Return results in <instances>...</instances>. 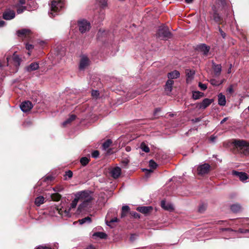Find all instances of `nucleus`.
Listing matches in <instances>:
<instances>
[{
    "instance_id": "nucleus-1",
    "label": "nucleus",
    "mask_w": 249,
    "mask_h": 249,
    "mask_svg": "<svg viewBox=\"0 0 249 249\" xmlns=\"http://www.w3.org/2000/svg\"><path fill=\"white\" fill-rule=\"evenodd\" d=\"M75 195L79 201L81 202V203L78 206V210L80 212L89 206L93 199L92 193L89 191H80L77 193Z\"/></svg>"
},
{
    "instance_id": "nucleus-2",
    "label": "nucleus",
    "mask_w": 249,
    "mask_h": 249,
    "mask_svg": "<svg viewBox=\"0 0 249 249\" xmlns=\"http://www.w3.org/2000/svg\"><path fill=\"white\" fill-rule=\"evenodd\" d=\"M64 2L63 0H53L50 7L49 15L50 17H54L56 13L64 7Z\"/></svg>"
},
{
    "instance_id": "nucleus-3",
    "label": "nucleus",
    "mask_w": 249,
    "mask_h": 249,
    "mask_svg": "<svg viewBox=\"0 0 249 249\" xmlns=\"http://www.w3.org/2000/svg\"><path fill=\"white\" fill-rule=\"evenodd\" d=\"M234 145L245 155H249V143L244 140H235Z\"/></svg>"
},
{
    "instance_id": "nucleus-4",
    "label": "nucleus",
    "mask_w": 249,
    "mask_h": 249,
    "mask_svg": "<svg viewBox=\"0 0 249 249\" xmlns=\"http://www.w3.org/2000/svg\"><path fill=\"white\" fill-rule=\"evenodd\" d=\"M157 36L162 39L167 40L171 38L172 34L167 26L162 25L159 27Z\"/></svg>"
},
{
    "instance_id": "nucleus-5",
    "label": "nucleus",
    "mask_w": 249,
    "mask_h": 249,
    "mask_svg": "<svg viewBox=\"0 0 249 249\" xmlns=\"http://www.w3.org/2000/svg\"><path fill=\"white\" fill-rule=\"evenodd\" d=\"M79 29L82 33H84L90 29V23L86 20L79 21L78 22Z\"/></svg>"
},
{
    "instance_id": "nucleus-6",
    "label": "nucleus",
    "mask_w": 249,
    "mask_h": 249,
    "mask_svg": "<svg viewBox=\"0 0 249 249\" xmlns=\"http://www.w3.org/2000/svg\"><path fill=\"white\" fill-rule=\"evenodd\" d=\"M90 64V61L86 55H82L79 62V68L80 70H84Z\"/></svg>"
},
{
    "instance_id": "nucleus-7",
    "label": "nucleus",
    "mask_w": 249,
    "mask_h": 249,
    "mask_svg": "<svg viewBox=\"0 0 249 249\" xmlns=\"http://www.w3.org/2000/svg\"><path fill=\"white\" fill-rule=\"evenodd\" d=\"M210 166L207 163L199 165L197 167V173L199 175H203L207 174L210 170Z\"/></svg>"
},
{
    "instance_id": "nucleus-8",
    "label": "nucleus",
    "mask_w": 249,
    "mask_h": 249,
    "mask_svg": "<svg viewBox=\"0 0 249 249\" xmlns=\"http://www.w3.org/2000/svg\"><path fill=\"white\" fill-rule=\"evenodd\" d=\"M3 18L5 20H11L15 17V12L10 9H6L2 15Z\"/></svg>"
},
{
    "instance_id": "nucleus-9",
    "label": "nucleus",
    "mask_w": 249,
    "mask_h": 249,
    "mask_svg": "<svg viewBox=\"0 0 249 249\" xmlns=\"http://www.w3.org/2000/svg\"><path fill=\"white\" fill-rule=\"evenodd\" d=\"M21 110L24 112H28L33 107L32 103L29 101L22 102L20 106Z\"/></svg>"
},
{
    "instance_id": "nucleus-10",
    "label": "nucleus",
    "mask_w": 249,
    "mask_h": 249,
    "mask_svg": "<svg viewBox=\"0 0 249 249\" xmlns=\"http://www.w3.org/2000/svg\"><path fill=\"white\" fill-rule=\"evenodd\" d=\"M213 101V99H210L208 98H205L201 103L198 105L199 109H205L209 106Z\"/></svg>"
},
{
    "instance_id": "nucleus-11",
    "label": "nucleus",
    "mask_w": 249,
    "mask_h": 249,
    "mask_svg": "<svg viewBox=\"0 0 249 249\" xmlns=\"http://www.w3.org/2000/svg\"><path fill=\"white\" fill-rule=\"evenodd\" d=\"M213 10L214 12L211 15V19L218 24H221L223 20L222 18L216 12V11H215V10L213 9Z\"/></svg>"
},
{
    "instance_id": "nucleus-12",
    "label": "nucleus",
    "mask_w": 249,
    "mask_h": 249,
    "mask_svg": "<svg viewBox=\"0 0 249 249\" xmlns=\"http://www.w3.org/2000/svg\"><path fill=\"white\" fill-rule=\"evenodd\" d=\"M110 174L114 178H117L121 174V169L119 167H116L112 169Z\"/></svg>"
},
{
    "instance_id": "nucleus-13",
    "label": "nucleus",
    "mask_w": 249,
    "mask_h": 249,
    "mask_svg": "<svg viewBox=\"0 0 249 249\" xmlns=\"http://www.w3.org/2000/svg\"><path fill=\"white\" fill-rule=\"evenodd\" d=\"M197 49L202 52L204 55H207L210 51V47L205 44H201L197 46Z\"/></svg>"
},
{
    "instance_id": "nucleus-14",
    "label": "nucleus",
    "mask_w": 249,
    "mask_h": 249,
    "mask_svg": "<svg viewBox=\"0 0 249 249\" xmlns=\"http://www.w3.org/2000/svg\"><path fill=\"white\" fill-rule=\"evenodd\" d=\"M39 68V65L36 62H33L29 66L26 67L25 70L28 72H31L37 70Z\"/></svg>"
},
{
    "instance_id": "nucleus-15",
    "label": "nucleus",
    "mask_w": 249,
    "mask_h": 249,
    "mask_svg": "<svg viewBox=\"0 0 249 249\" xmlns=\"http://www.w3.org/2000/svg\"><path fill=\"white\" fill-rule=\"evenodd\" d=\"M233 175H236L239 177V179L242 181H244L246 180L248 178V176L246 173L243 172H239L236 171H233Z\"/></svg>"
},
{
    "instance_id": "nucleus-16",
    "label": "nucleus",
    "mask_w": 249,
    "mask_h": 249,
    "mask_svg": "<svg viewBox=\"0 0 249 249\" xmlns=\"http://www.w3.org/2000/svg\"><path fill=\"white\" fill-rule=\"evenodd\" d=\"M161 206L165 210L172 211L174 210L173 205L170 203H167L165 200L161 201Z\"/></svg>"
},
{
    "instance_id": "nucleus-17",
    "label": "nucleus",
    "mask_w": 249,
    "mask_h": 249,
    "mask_svg": "<svg viewBox=\"0 0 249 249\" xmlns=\"http://www.w3.org/2000/svg\"><path fill=\"white\" fill-rule=\"evenodd\" d=\"M174 81L172 80H168L167 81L165 85L164 89L167 92V94L170 93L172 90Z\"/></svg>"
},
{
    "instance_id": "nucleus-18",
    "label": "nucleus",
    "mask_w": 249,
    "mask_h": 249,
    "mask_svg": "<svg viewBox=\"0 0 249 249\" xmlns=\"http://www.w3.org/2000/svg\"><path fill=\"white\" fill-rule=\"evenodd\" d=\"M167 76L169 80L177 79L179 77L180 73L178 71L175 70L168 73Z\"/></svg>"
},
{
    "instance_id": "nucleus-19",
    "label": "nucleus",
    "mask_w": 249,
    "mask_h": 249,
    "mask_svg": "<svg viewBox=\"0 0 249 249\" xmlns=\"http://www.w3.org/2000/svg\"><path fill=\"white\" fill-rule=\"evenodd\" d=\"M213 68L216 75L218 76L220 74L222 71V67L220 64H216L213 63Z\"/></svg>"
},
{
    "instance_id": "nucleus-20",
    "label": "nucleus",
    "mask_w": 249,
    "mask_h": 249,
    "mask_svg": "<svg viewBox=\"0 0 249 249\" xmlns=\"http://www.w3.org/2000/svg\"><path fill=\"white\" fill-rule=\"evenodd\" d=\"M218 104L221 106H224L226 105L225 96L221 93H219L218 95Z\"/></svg>"
},
{
    "instance_id": "nucleus-21",
    "label": "nucleus",
    "mask_w": 249,
    "mask_h": 249,
    "mask_svg": "<svg viewBox=\"0 0 249 249\" xmlns=\"http://www.w3.org/2000/svg\"><path fill=\"white\" fill-rule=\"evenodd\" d=\"M152 209L151 206H142L138 207L137 210L140 212L146 214Z\"/></svg>"
},
{
    "instance_id": "nucleus-22",
    "label": "nucleus",
    "mask_w": 249,
    "mask_h": 249,
    "mask_svg": "<svg viewBox=\"0 0 249 249\" xmlns=\"http://www.w3.org/2000/svg\"><path fill=\"white\" fill-rule=\"evenodd\" d=\"M12 58L14 63V65L16 67H19L20 65L21 62V58L19 57V55H18L16 53H15L13 54Z\"/></svg>"
},
{
    "instance_id": "nucleus-23",
    "label": "nucleus",
    "mask_w": 249,
    "mask_h": 249,
    "mask_svg": "<svg viewBox=\"0 0 249 249\" xmlns=\"http://www.w3.org/2000/svg\"><path fill=\"white\" fill-rule=\"evenodd\" d=\"M186 82L189 83L193 78L194 75L195 74V71H194L187 70L186 71Z\"/></svg>"
},
{
    "instance_id": "nucleus-24",
    "label": "nucleus",
    "mask_w": 249,
    "mask_h": 249,
    "mask_svg": "<svg viewBox=\"0 0 249 249\" xmlns=\"http://www.w3.org/2000/svg\"><path fill=\"white\" fill-rule=\"evenodd\" d=\"M30 30L28 29H22L18 30L17 32V34L18 36H23L25 35H28L30 33Z\"/></svg>"
},
{
    "instance_id": "nucleus-25",
    "label": "nucleus",
    "mask_w": 249,
    "mask_h": 249,
    "mask_svg": "<svg viewBox=\"0 0 249 249\" xmlns=\"http://www.w3.org/2000/svg\"><path fill=\"white\" fill-rule=\"evenodd\" d=\"M44 198L42 196H39L36 197L35 201V203L37 206H39L40 205L44 203Z\"/></svg>"
},
{
    "instance_id": "nucleus-26",
    "label": "nucleus",
    "mask_w": 249,
    "mask_h": 249,
    "mask_svg": "<svg viewBox=\"0 0 249 249\" xmlns=\"http://www.w3.org/2000/svg\"><path fill=\"white\" fill-rule=\"evenodd\" d=\"M203 95V93L199 91H194L193 92V98L195 100L198 99Z\"/></svg>"
},
{
    "instance_id": "nucleus-27",
    "label": "nucleus",
    "mask_w": 249,
    "mask_h": 249,
    "mask_svg": "<svg viewBox=\"0 0 249 249\" xmlns=\"http://www.w3.org/2000/svg\"><path fill=\"white\" fill-rule=\"evenodd\" d=\"M231 209L233 213H237L241 210V206L239 204H233L231 206Z\"/></svg>"
},
{
    "instance_id": "nucleus-28",
    "label": "nucleus",
    "mask_w": 249,
    "mask_h": 249,
    "mask_svg": "<svg viewBox=\"0 0 249 249\" xmlns=\"http://www.w3.org/2000/svg\"><path fill=\"white\" fill-rule=\"evenodd\" d=\"M91 222V219L89 216H87L86 217L79 220V222L81 225H82L85 223H90Z\"/></svg>"
},
{
    "instance_id": "nucleus-29",
    "label": "nucleus",
    "mask_w": 249,
    "mask_h": 249,
    "mask_svg": "<svg viewBox=\"0 0 249 249\" xmlns=\"http://www.w3.org/2000/svg\"><path fill=\"white\" fill-rule=\"evenodd\" d=\"M76 118V116L74 115H71L68 119L64 121L62 124L63 126H66L67 124L70 123L72 121L74 120Z\"/></svg>"
},
{
    "instance_id": "nucleus-30",
    "label": "nucleus",
    "mask_w": 249,
    "mask_h": 249,
    "mask_svg": "<svg viewBox=\"0 0 249 249\" xmlns=\"http://www.w3.org/2000/svg\"><path fill=\"white\" fill-rule=\"evenodd\" d=\"M51 199L54 201H59L61 198V196L58 193H55L51 195Z\"/></svg>"
},
{
    "instance_id": "nucleus-31",
    "label": "nucleus",
    "mask_w": 249,
    "mask_h": 249,
    "mask_svg": "<svg viewBox=\"0 0 249 249\" xmlns=\"http://www.w3.org/2000/svg\"><path fill=\"white\" fill-rule=\"evenodd\" d=\"M140 148L144 152L146 153H148L150 151L149 148L148 146L145 144L144 142H142L141 143L140 145Z\"/></svg>"
},
{
    "instance_id": "nucleus-32",
    "label": "nucleus",
    "mask_w": 249,
    "mask_h": 249,
    "mask_svg": "<svg viewBox=\"0 0 249 249\" xmlns=\"http://www.w3.org/2000/svg\"><path fill=\"white\" fill-rule=\"evenodd\" d=\"M93 235L99 237L101 239H105L107 237V234L103 232H97L94 233Z\"/></svg>"
},
{
    "instance_id": "nucleus-33",
    "label": "nucleus",
    "mask_w": 249,
    "mask_h": 249,
    "mask_svg": "<svg viewBox=\"0 0 249 249\" xmlns=\"http://www.w3.org/2000/svg\"><path fill=\"white\" fill-rule=\"evenodd\" d=\"M79 201V199L76 197V195H75L74 199L72 201L71 206L69 208L70 209L75 208L78 202Z\"/></svg>"
},
{
    "instance_id": "nucleus-34",
    "label": "nucleus",
    "mask_w": 249,
    "mask_h": 249,
    "mask_svg": "<svg viewBox=\"0 0 249 249\" xmlns=\"http://www.w3.org/2000/svg\"><path fill=\"white\" fill-rule=\"evenodd\" d=\"M224 81V80H223L221 81L220 82H219L214 79H212L210 80V82L213 86H219V85L222 84Z\"/></svg>"
},
{
    "instance_id": "nucleus-35",
    "label": "nucleus",
    "mask_w": 249,
    "mask_h": 249,
    "mask_svg": "<svg viewBox=\"0 0 249 249\" xmlns=\"http://www.w3.org/2000/svg\"><path fill=\"white\" fill-rule=\"evenodd\" d=\"M112 143V141L110 139L107 140L106 142H105L103 144V147L104 149H106L108 148L111 145Z\"/></svg>"
},
{
    "instance_id": "nucleus-36",
    "label": "nucleus",
    "mask_w": 249,
    "mask_h": 249,
    "mask_svg": "<svg viewBox=\"0 0 249 249\" xmlns=\"http://www.w3.org/2000/svg\"><path fill=\"white\" fill-rule=\"evenodd\" d=\"M89 162V159L87 157H83L80 160V163L83 166H86Z\"/></svg>"
},
{
    "instance_id": "nucleus-37",
    "label": "nucleus",
    "mask_w": 249,
    "mask_h": 249,
    "mask_svg": "<svg viewBox=\"0 0 249 249\" xmlns=\"http://www.w3.org/2000/svg\"><path fill=\"white\" fill-rule=\"evenodd\" d=\"M118 218L117 217H114L113 218H112L109 221H106V224L110 227H112L111 225H110V223H114V222H118Z\"/></svg>"
},
{
    "instance_id": "nucleus-38",
    "label": "nucleus",
    "mask_w": 249,
    "mask_h": 249,
    "mask_svg": "<svg viewBox=\"0 0 249 249\" xmlns=\"http://www.w3.org/2000/svg\"><path fill=\"white\" fill-rule=\"evenodd\" d=\"M70 209L69 208L68 209H64V213H62V216H67V217H70L71 216L70 214Z\"/></svg>"
},
{
    "instance_id": "nucleus-39",
    "label": "nucleus",
    "mask_w": 249,
    "mask_h": 249,
    "mask_svg": "<svg viewBox=\"0 0 249 249\" xmlns=\"http://www.w3.org/2000/svg\"><path fill=\"white\" fill-rule=\"evenodd\" d=\"M149 166L152 169H155L157 167V164L151 160L149 161Z\"/></svg>"
},
{
    "instance_id": "nucleus-40",
    "label": "nucleus",
    "mask_w": 249,
    "mask_h": 249,
    "mask_svg": "<svg viewBox=\"0 0 249 249\" xmlns=\"http://www.w3.org/2000/svg\"><path fill=\"white\" fill-rule=\"evenodd\" d=\"M26 9V6H21L18 7L17 10V12L18 14H21Z\"/></svg>"
},
{
    "instance_id": "nucleus-41",
    "label": "nucleus",
    "mask_w": 249,
    "mask_h": 249,
    "mask_svg": "<svg viewBox=\"0 0 249 249\" xmlns=\"http://www.w3.org/2000/svg\"><path fill=\"white\" fill-rule=\"evenodd\" d=\"M53 190L56 193L60 192L63 190V188L61 186H58L53 188Z\"/></svg>"
},
{
    "instance_id": "nucleus-42",
    "label": "nucleus",
    "mask_w": 249,
    "mask_h": 249,
    "mask_svg": "<svg viewBox=\"0 0 249 249\" xmlns=\"http://www.w3.org/2000/svg\"><path fill=\"white\" fill-rule=\"evenodd\" d=\"M98 1L100 5L103 7L104 8L107 5V0H98Z\"/></svg>"
},
{
    "instance_id": "nucleus-43",
    "label": "nucleus",
    "mask_w": 249,
    "mask_h": 249,
    "mask_svg": "<svg viewBox=\"0 0 249 249\" xmlns=\"http://www.w3.org/2000/svg\"><path fill=\"white\" fill-rule=\"evenodd\" d=\"M216 4L218 5V7L220 6L224 7L226 4L225 0H217Z\"/></svg>"
},
{
    "instance_id": "nucleus-44",
    "label": "nucleus",
    "mask_w": 249,
    "mask_h": 249,
    "mask_svg": "<svg viewBox=\"0 0 249 249\" xmlns=\"http://www.w3.org/2000/svg\"><path fill=\"white\" fill-rule=\"evenodd\" d=\"M218 31L223 38H225L226 36V34L221 29L219 26H218Z\"/></svg>"
},
{
    "instance_id": "nucleus-45",
    "label": "nucleus",
    "mask_w": 249,
    "mask_h": 249,
    "mask_svg": "<svg viewBox=\"0 0 249 249\" xmlns=\"http://www.w3.org/2000/svg\"><path fill=\"white\" fill-rule=\"evenodd\" d=\"M99 95V91L97 90H93L91 92V95L94 97L97 98Z\"/></svg>"
},
{
    "instance_id": "nucleus-46",
    "label": "nucleus",
    "mask_w": 249,
    "mask_h": 249,
    "mask_svg": "<svg viewBox=\"0 0 249 249\" xmlns=\"http://www.w3.org/2000/svg\"><path fill=\"white\" fill-rule=\"evenodd\" d=\"M91 156L93 158H97L99 157V152L97 150H95L94 151L92 154H91Z\"/></svg>"
},
{
    "instance_id": "nucleus-47",
    "label": "nucleus",
    "mask_w": 249,
    "mask_h": 249,
    "mask_svg": "<svg viewBox=\"0 0 249 249\" xmlns=\"http://www.w3.org/2000/svg\"><path fill=\"white\" fill-rule=\"evenodd\" d=\"M72 175H73L72 172L71 171L69 170V171L66 172L65 176L68 177L69 178H71L72 177Z\"/></svg>"
},
{
    "instance_id": "nucleus-48",
    "label": "nucleus",
    "mask_w": 249,
    "mask_h": 249,
    "mask_svg": "<svg viewBox=\"0 0 249 249\" xmlns=\"http://www.w3.org/2000/svg\"><path fill=\"white\" fill-rule=\"evenodd\" d=\"M36 249H52L51 248L46 245H40L36 248Z\"/></svg>"
},
{
    "instance_id": "nucleus-49",
    "label": "nucleus",
    "mask_w": 249,
    "mask_h": 249,
    "mask_svg": "<svg viewBox=\"0 0 249 249\" xmlns=\"http://www.w3.org/2000/svg\"><path fill=\"white\" fill-rule=\"evenodd\" d=\"M227 92L229 94H231L233 92V86L231 85L227 89Z\"/></svg>"
},
{
    "instance_id": "nucleus-50",
    "label": "nucleus",
    "mask_w": 249,
    "mask_h": 249,
    "mask_svg": "<svg viewBox=\"0 0 249 249\" xmlns=\"http://www.w3.org/2000/svg\"><path fill=\"white\" fill-rule=\"evenodd\" d=\"M206 206L204 205H202L199 206L198 211L200 213H203L206 209Z\"/></svg>"
},
{
    "instance_id": "nucleus-51",
    "label": "nucleus",
    "mask_w": 249,
    "mask_h": 249,
    "mask_svg": "<svg viewBox=\"0 0 249 249\" xmlns=\"http://www.w3.org/2000/svg\"><path fill=\"white\" fill-rule=\"evenodd\" d=\"M199 87H200V88L203 90H205L207 89V86L205 85V84H202L201 83H199V85H198Z\"/></svg>"
},
{
    "instance_id": "nucleus-52",
    "label": "nucleus",
    "mask_w": 249,
    "mask_h": 249,
    "mask_svg": "<svg viewBox=\"0 0 249 249\" xmlns=\"http://www.w3.org/2000/svg\"><path fill=\"white\" fill-rule=\"evenodd\" d=\"M122 210L123 211L128 213L129 210V207L127 205H125L122 207Z\"/></svg>"
},
{
    "instance_id": "nucleus-53",
    "label": "nucleus",
    "mask_w": 249,
    "mask_h": 249,
    "mask_svg": "<svg viewBox=\"0 0 249 249\" xmlns=\"http://www.w3.org/2000/svg\"><path fill=\"white\" fill-rule=\"evenodd\" d=\"M64 208L57 209L56 210V212L62 216V213H64Z\"/></svg>"
},
{
    "instance_id": "nucleus-54",
    "label": "nucleus",
    "mask_w": 249,
    "mask_h": 249,
    "mask_svg": "<svg viewBox=\"0 0 249 249\" xmlns=\"http://www.w3.org/2000/svg\"><path fill=\"white\" fill-rule=\"evenodd\" d=\"M34 48V46L32 44H26V48L27 50H32Z\"/></svg>"
},
{
    "instance_id": "nucleus-55",
    "label": "nucleus",
    "mask_w": 249,
    "mask_h": 249,
    "mask_svg": "<svg viewBox=\"0 0 249 249\" xmlns=\"http://www.w3.org/2000/svg\"><path fill=\"white\" fill-rule=\"evenodd\" d=\"M26 0H19V3L17 4V7H18L19 5H23L25 4Z\"/></svg>"
},
{
    "instance_id": "nucleus-56",
    "label": "nucleus",
    "mask_w": 249,
    "mask_h": 249,
    "mask_svg": "<svg viewBox=\"0 0 249 249\" xmlns=\"http://www.w3.org/2000/svg\"><path fill=\"white\" fill-rule=\"evenodd\" d=\"M200 120H201V119L200 118H195V119L192 120V121L193 122V123H195L199 122L200 121Z\"/></svg>"
},
{
    "instance_id": "nucleus-57",
    "label": "nucleus",
    "mask_w": 249,
    "mask_h": 249,
    "mask_svg": "<svg viewBox=\"0 0 249 249\" xmlns=\"http://www.w3.org/2000/svg\"><path fill=\"white\" fill-rule=\"evenodd\" d=\"M6 24V22L3 20H0V28L4 26Z\"/></svg>"
},
{
    "instance_id": "nucleus-58",
    "label": "nucleus",
    "mask_w": 249,
    "mask_h": 249,
    "mask_svg": "<svg viewBox=\"0 0 249 249\" xmlns=\"http://www.w3.org/2000/svg\"><path fill=\"white\" fill-rule=\"evenodd\" d=\"M215 139H216V137L212 136L210 138V141L212 142H215Z\"/></svg>"
},
{
    "instance_id": "nucleus-59",
    "label": "nucleus",
    "mask_w": 249,
    "mask_h": 249,
    "mask_svg": "<svg viewBox=\"0 0 249 249\" xmlns=\"http://www.w3.org/2000/svg\"><path fill=\"white\" fill-rule=\"evenodd\" d=\"M85 249H96V248L93 245L88 246Z\"/></svg>"
},
{
    "instance_id": "nucleus-60",
    "label": "nucleus",
    "mask_w": 249,
    "mask_h": 249,
    "mask_svg": "<svg viewBox=\"0 0 249 249\" xmlns=\"http://www.w3.org/2000/svg\"><path fill=\"white\" fill-rule=\"evenodd\" d=\"M127 213V212L123 211L122 210L121 217H124L125 216H126Z\"/></svg>"
},
{
    "instance_id": "nucleus-61",
    "label": "nucleus",
    "mask_w": 249,
    "mask_h": 249,
    "mask_svg": "<svg viewBox=\"0 0 249 249\" xmlns=\"http://www.w3.org/2000/svg\"><path fill=\"white\" fill-rule=\"evenodd\" d=\"M221 230L222 231H229L230 232H233V231L231 229H222Z\"/></svg>"
},
{
    "instance_id": "nucleus-62",
    "label": "nucleus",
    "mask_w": 249,
    "mask_h": 249,
    "mask_svg": "<svg viewBox=\"0 0 249 249\" xmlns=\"http://www.w3.org/2000/svg\"><path fill=\"white\" fill-rule=\"evenodd\" d=\"M131 150V148L130 146H127L125 147V150L127 152H130Z\"/></svg>"
},
{
    "instance_id": "nucleus-63",
    "label": "nucleus",
    "mask_w": 249,
    "mask_h": 249,
    "mask_svg": "<svg viewBox=\"0 0 249 249\" xmlns=\"http://www.w3.org/2000/svg\"><path fill=\"white\" fill-rule=\"evenodd\" d=\"M228 117H225L220 122V124H223L224 122H225L227 120H228Z\"/></svg>"
},
{
    "instance_id": "nucleus-64",
    "label": "nucleus",
    "mask_w": 249,
    "mask_h": 249,
    "mask_svg": "<svg viewBox=\"0 0 249 249\" xmlns=\"http://www.w3.org/2000/svg\"><path fill=\"white\" fill-rule=\"evenodd\" d=\"M187 3H191L193 2V0H185Z\"/></svg>"
}]
</instances>
